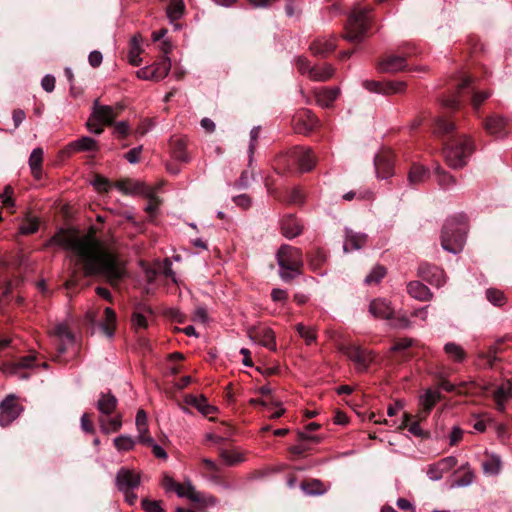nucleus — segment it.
<instances>
[{
    "label": "nucleus",
    "mask_w": 512,
    "mask_h": 512,
    "mask_svg": "<svg viewBox=\"0 0 512 512\" xmlns=\"http://www.w3.org/2000/svg\"><path fill=\"white\" fill-rule=\"evenodd\" d=\"M95 235L94 227H90L84 235L74 230L60 229L45 246L57 245L71 251L76 264L82 265L84 276L102 275L112 287H117L126 275L124 263Z\"/></svg>",
    "instance_id": "1"
},
{
    "label": "nucleus",
    "mask_w": 512,
    "mask_h": 512,
    "mask_svg": "<svg viewBox=\"0 0 512 512\" xmlns=\"http://www.w3.org/2000/svg\"><path fill=\"white\" fill-rule=\"evenodd\" d=\"M468 230L467 219L463 214L446 219L441 231V246L452 254L460 253L465 244Z\"/></svg>",
    "instance_id": "2"
},
{
    "label": "nucleus",
    "mask_w": 512,
    "mask_h": 512,
    "mask_svg": "<svg viewBox=\"0 0 512 512\" xmlns=\"http://www.w3.org/2000/svg\"><path fill=\"white\" fill-rule=\"evenodd\" d=\"M279 275L284 281H290L302 274L303 254L301 249L282 245L276 254Z\"/></svg>",
    "instance_id": "3"
},
{
    "label": "nucleus",
    "mask_w": 512,
    "mask_h": 512,
    "mask_svg": "<svg viewBox=\"0 0 512 512\" xmlns=\"http://www.w3.org/2000/svg\"><path fill=\"white\" fill-rule=\"evenodd\" d=\"M371 7H355L351 11L345 25L343 38L352 43L363 41L370 28Z\"/></svg>",
    "instance_id": "4"
},
{
    "label": "nucleus",
    "mask_w": 512,
    "mask_h": 512,
    "mask_svg": "<svg viewBox=\"0 0 512 512\" xmlns=\"http://www.w3.org/2000/svg\"><path fill=\"white\" fill-rule=\"evenodd\" d=\"M473 151V143L466 135L459 136L444 149L446 163L453 169L466 165L467 158Z\"/></svg>",
    "instance_id": "5"
},
{
    "label": "nucleus",
    "mask_w": 512,
    "mask_h": 512,
    "mask_svg": "<svg viewBox=\"0 0 512 512\" xmlns=\"http://www.w3.org/2000/svg\"><path fill=\"white\" fill-rule=\"evenodd\" d=\"M362 85L369 92L384 96L404 94L407 89V83L405 81L364 80Z\"/></svg>",
    "instance_id": "6"
},
{
    "label": "nucleus",
    "mask_w": 512,
    "mask_h": 512,
    "mask_svg": "<svg viewBox=\"0 0 512 512\" xmlns=\"http://www.w3.org/2000/svg\"><path fill=\"white\" fill-rule=\"evenodd\" d=\"M170 70L171 60L169 57H165L159 62L139 69L136 72V76L141 80L158 82L163 80L169 74Z\"/></svg>",
    "instance_id": "7"
},
{
    "label": "nucleus",
    "mask_w": 512,
    "mask_h": 512,
    "mask_svg": "<svg viewBox=\"0 0 512 512\" xmlns=\"http://www.w3.org/2000/svg\"><path fill=\"white\" fill-rule=\"evenodd\" d=\"M115 483L119 491L135 490L141 484V473L134 469L122 467L116 474Z\"/></svg>",
    "instance_id": "8"
},
{
    "label": "nucleus",
    "mask_w": 512,
    "mask_h": 512,
    "mask_svg": "<svg viewBox=\"0 0 512 512\" xmlns=\"http://www.w3.org/2000/svg\"><path fill=\"white\" fill-rule=\"evenodd\" d=\"M345 355L355 364L357 370L365 371L374 361L372 351L356 345H349L344 350Z\"/></svg>",
    "instance_id": "9"
},
{
    "label": "nucleus",
    "mask_w": 512,
    "mask_h": 512,
    "mask_svg": "<svg viewBox=\"0 0 512 512\" xmlns=\"http://www.w3.org/2000/svg\"><path fill=\"white\" fill-rule=\"evenodd\" d=\"M23 411L15 395H8L0 403V425L7 426L13 422Z\"/></svg>",
    "instance_id": "10"
},
{
    "label": "nucleus",
    "mask_w": 512,
    "mask_h": 512,
    "mask_svg": "<svg viewBox=\"0 0 512 512\" xmlns=\"http://www.w3.org/2000/svg\"><path fill=\"white\" fill-rule=\"evenodd\" d=\"M248 337L271 351L276 350V339L272 329L268 327H251L248 329Z\"/></svg>",
    "instance_id": "11"
},
{
    "label": "nucleus",
    "mask_w": 512,
    "mask_h": 512,
    "mask_svg": "<svg viewBox=\"0 0 512 512\" xmlns=\"http://www.w3.org/2000/svg\"><path fill=\"white\" fill-rule=\"evenodd\" d=\"M292 123L297 133L308 134L317 127L318 119L310 110H301L293 117Z\"/></svg>",
    "instance_id": "12"
},
{
    "label": "nucleus",
    "mask_w": 512,
    "mask_h": 512,
    "mask_svg": "<svg viewBox=\"0 0 512 512\" xmlns=\"http://www.w3.org/2000/svg\"><path fill=\"white\" fill-rule=\"evenodd\" d=\"M296 162V171L308 172L315 166L316 160L310 148L294 147L293 159Z\"/></svg>",
    "instance_id": "13"
},
{
    "label": "nucleus",
    "mask_w": 512,
    "mask_h": 512,
    "mask_svg": "<svg viewBox=\"0 0 512 512\" xmlns=\"http://www.w3.org/2000/svg\"><path fill=\"white\" fill-rule=\"evenodd\" d=\"M458 461L454 456H448L440 459L438 462L431 464L427 470V476L433 481L440 480L444 474L452 470Z\"/></svg>",
    "instance_id": "14"
},
{
    "label": "nucleus",
    "mask_w": 512,
    "mask_h": 512,
    "mask_svg": "<svg viewBox=\"0 0 512 512\" xmlns=\"http://www.w3.org/2000/svg\"><path fill=\"white\" fill-rule=\"evenodd\" d=\"M377 69L381 73H397L407 69L406 58L398 55H387L377 64Z\"/></svg>",
    "instance_id": "15"
},
{
    "label": "nucleus",
    "mask_w": 512,
    "mask_h": 512,
    "mask_svg": "<svg viewBox=\"0 0 512 512\" xmlns=\"http://www.w3.org/2000/svg\"><path fill=\"white\" fill-rule=\"evenodd\" d=\"M441 400V393L438 390L428 389L419 397L420 411L417 414L419 420L425 419L433 407Z\"/></svg>",
    "instance_id": "16"
},
{
    "label": "nucleus",
    "mask_w": 512,
    "mask_h": 512,
    "mask_svg": "<svg viewBox=\"0 0 512 512\" xmlns=\"http://www.w3.org/2000/svg\"><path fill=\"white\" fill-rule=\"evenodd\" d=\"M419 274L423 279L436 287H441L446 282L444 271L436 266L423 264L419 267Z\"/></svg>",
    "instance_id": "17"
},
{
    "label": "nucleus",
    "mask_w": 512,
    "mask_h": 512,
    "mask_svg": "<svg viewBox=\"0 0 512 512\" xmlns=\"http://www.w3.org/2000/svg\"><path fill=\"white\" fill-rule=\"evenodd\" d=\"M490 393L496 403L497 409L503 412L506 402L512 398V383L507 380L501 385L494 387Z\"/></svg>",
    "instance_id": "18"
},
{
    "label": "nucleus",
    "mask_w": 512,
    "mask_h": 512,
    "mask_svg": "<svg viewBox=\"0 0 512 512\" xmlns=\"http://www.w3.org/2000/svg\"><path fill=\"white\" fill-rule=\"evenodd\" d=\"M335 48L336 38L333 35L318 37L310 45L312 54L323 57L333 52Z\"/></svg>",
    "instance_id": "19"
},
{
    "label": "nucleus",
    "mask_w": 512,
    "mask_h": 512,
    "mask_svg": "<svg viewBox=\"0 0 512 512\" xmlns=\"http://www.w3.org/2000/svg\"><path fill=\"white\" fill-rule=\"evenodd\" d=\"M57 341V350L59 353H64L68 346L74 343V336L68 329L66 324H57L52 332Z\"/></svg>",
    "instance_id": "20"
},
{
    "label": "nucleus",
    "mask_w": 512,
    "mask_h": 512,
    "mask_svg": "<svg viewBox=\"0 0 512 512\" xmlns=\"http://www.w3.org/2000/svg\"><path fill=\"white\" fill-rule=\"evenodd\" d=\"M293 148L279 154L275 158V170L280 174L294 173L296 172V162L293 160Z\"/></svg>",
    "instance_id": "21"
},
{
    "label": "nucleus",
    "mask_w": 512,
    "mask_h": 512,
    "mask_svg": "<svg viewBox=\"0 0 512 512\" xmlns=\"http://www.w3.org/2000/svg\"><path fill=\"white\" fill-rule=\"evenodd\" d=\"M118 115L119 112L112 106L98 105L96 103L93 110L92 118L100 123L112 125L114 119L118 117Z\"/></svg>",
    "instance_id": "22"
},
{
    "label": "nucleus",
    "mask_w": 512,
    "mask_h": 512,
    "mask_svg": "<svg viewBox=\"0 0 512 512\" xmlns=\"http://www.w3.org/2000/svg\"><path fill=\"white\" fill-rule=\"evenodd\" d=\"M99 146L91 137L84 136L81 137L71 143H69L66 148L65 152L68 154L74 153V152H81V151H98Z\"/></svg>",
    "instance_id": "23"
},
{
    "label": "nucleus",
    "mask_w": 512,
    "mask_h": 512,
    "mask_svg": "<svg viewBox=\"0 0 512 512\" xmlns=\"http://www.w3.org/2000/svg\"><path fill=\"white\" fill-rule=\"evenodd\" d=\"M340 94L338 87H323L314 91L316 102L322 107H330Z\"/></svg>",
    "instance_id": "24"
},
{
    "label": "nucleus",
    "mask_w": 512,
    "mask_h": 512,
    "mask_svg": "<svg viewBox=\"0 0 512 512\" xmlns=\"http://www.w3.org/2000/svg\"><path fill=\"white\" fill-rule=\"evenodd\" d=\"M370 313L377 318L390 319L394 314V309L390 303L384 299H375L370 303Z\"/></svg>",
    "instance_id": "25"
},
{
    "label": "nucleus",
    "mask_w": 512,
    "mask_h": 512,
    "mask_svg": "<svg viewBox=\"0 0 512 512\" xmlns=\"http://www.w3.org/2000/svg\"><path fill=\"white\" fill-rule=\"evenodd\" d=\"M117 404V398L111 392H107L100 395L96 406L101 414L100 416H110L115 412Z\"/></svg>",
    "instance_id": "26"
},
{
    "label": "nucleus",
    "mask_w": 512,
    "mask_h": 512,
    "mask_svg": "<svg viewBox=\"0 0 512 512\" xmlns=\"http://www.w3.org/2000/svg\"><path fill=\"white\" fill-rule=\"evenodd\" d=\"M174 492L178 497L187 498L192 502L200 503L204 501L202 493L198 492L190 481L178 483Z\"/></svg>",
    "instance_id": "27"
},
{
    "label": "nucleus",
    "mask_w": 512,
    "mask_h": 512,
    "mask_svg": "<svg viewBox=\"0 0 512 512\" xmlns=\"http://www.w3.org/2000/svg\"><path fill=\"white\" fill-rule=\"evenodd\" d=\"M98 421L100 429L104 434L117 432L122 427V415L119 413L110 416H100Z\"/></svg>",
    "instance_id": "28"
},
{
    "label": "nucleus",
    "mask_w": 512,
    "mask_h": 512,
    "mask_svg": "<svg viewBox=\"0 0 512 512\" xmlns=\"http://www.w3.org/2000/svg\"><path fill=\"white\" fill-rule=\"evenodd\" d=\"M302 230V225L292 215L284 217L281 221V231L286 238H295L302 233Z\"/></svg>",
    "instance_id": "29"
},
{
    "label": "nucleus",
    "mask_w": 512,
    "mask_h": 512,
    "mask_svg": "<svg viewBox=\"0 0 512 512\" xmlns=\"http://www.w3.org/2000/svg\"><path fill=\"white\" fill-rule=\"evenodd\" d=\"M408 294L419 301H429L432 299L433 294L430 289L419 281H411L407 284Z\"/></svg>",
    "instance_id": "30"
},
{
    "label": "nucleus",
    "mask_w": 512,
    "mask_h": 512,
    "mask_svg": "<svg viewBox=\"0 0 512 512\" xmlns=\"http://www.w3.org/2000/svg\"><path fill=\"white\" fill-rule=\"evenodd\" d=\"M184 401L187 405L195 407L204 416L213 414L216 411V408L208 404L207 399L203 395H186Z\"/></svg>",
    "instance_id": "31"
},
{
    "label": "nucleus",
    "mask_w": 512,
    "mask_h": 512,
    "mask_svg": "<svg viewBox=\"0 0 512 512\" xmlns=\"http://www.w3.org/2000/svg\"><path fill=\"white\" fill-rule=\"evenodd\" d=\"M172 156L181 162H188L190 157L187 153V142L182 137H172L170 140Z\"/></svg>",
    "instance_id": "32"
},
{
    "label": "nucleus",
    "mask_w": 512,
    "mask_h": 512,
    "mask_svg": "<svg viewBox=\"0 0 512 512\" xmlns=\"http://www.w3.org/2000/svg\"><path fill=\"white\" fill-rule=\"evenodd\" d=\"M35 360L36 356L34 354H30L20 358L16 362L3 364L1 369L7 374H17L20 369L31 368L34 365Z\"/></svg>",
    "instance_id": "33"
},
{
    "label": "nucleus",
    "mask_w": 512,
    "mask_h": 512,
    "mask_svg": "<svg viewBox=\"0 0 512 512\" xmlns=\"http://www.w3.org/2000/svg\"><path fill=\"white\" fill-rule=\"evenodd\" d=\"M507 127V120L500 116H491L487 118L484 123L485 130L495 136H502L505 134Z\"/></svg>",
    "instance_id": "34"
},
{
    "label": "nucleus",
    "mask_w": 512,
    "mask_h": 512,
    "mask_svg": "<svg viewBox=\"0 0 512 512\" xmlns=\"http://www.w3.org/2000/svg\"><path fill=\"white\" fill-rule=\"evenodd\" d=\"M335 74V68L331 64H323L319 66H313V70L310 71L309 79L317 82H325L330 80Z\"/></svg>",
    "instance_id": "35"
},
{
    "label": "nucleus",
    "mask_w": 512,
    "mask_h": 512,
    "mask_svg": "<svg viewBox=\"0 0 512 512\" xmlns=\"http://www.w3.org/2000/svg\"><path fill=\"white\" fill-rule=\"evenodd\" d=\"M374 163L378 178L387 179L388 177L393 175L392 163L386 157L376 156Z\"/></svg>",
    "instance_id": "36"
},
{
    "label": "nucleus",
    "mask_w": 512,
    "mask_h": 512,
    "mask_svg": "<svg viewBox=\"0 0 512 512\" xmlns=\"http://www.w3.org/2000/svg\"><path fill=\"white\" fill-rule=\"evenodd\" d=\"M116 321L117 319L115 311L110 307L105 308L104 320L101 323V328L109 338H112L114 335Z\"/></svg>",
    "instance_id": "37"
},
{
    "label": "nucleus",
    "mask_w": 512,
    "mask_h": 512,
    "mask_svg": "<svg viewBox=\"0 0 512 512\" xmlns=\"http://www.w3.org/2000/svg\"><path fill=\"white\" fill-rule=\"evenodd\" d=\"M141 41V37L137 35L133 36L130 41L128 60L129 63L133 66H139L142 61L140 57V54L142 52Z\"/></svg>",
    "instance_id": "38"
},
{
    "label": "nucleus",
    "mask_w": 512,
    "mask_h": 512,
    "mask_svg": "<svg viewBox=\"0 0 512 512\" xmlns=\"http://www.w3.org/2000/svg\"><path fill=\"white\" fill-rule=\"evenodd\" d=\"M502 467V461L499 456L495 454L487 455L482 463V468L485 474L490 476L497 475Z\"/></svg>",
    "instance_id": "39"
},
{
    "label": "nucleus",
    "mask_w": 512,
    "mask_h": 512,
    "mask_svg": "<svg viewBox=\"0 0 512 512\" xmlns=\"http://www.w3.org/2000/svg\"><path fill=\"white\" fill-rule=\"evenodd\" d=\"M219 456L227 466H234L245 461L244 454L236 449H222L219 452Z\"/></svg>",
    "instance_id": "40"
},
{
    "label": "nucleus",
    "mask_w": 512,
    "mask_h": 512,
    "mask_svg": "<svg viewBox=\"0 0 512 512\" xmlns=\"http://www.w3.org/2000/svg\"><path fill=\"white\" fill-rule=\"evenodd\" d=\"M428 177L429 172L424 166L414 164L409 171L408 181L411 185H418L423 183Z\"/></svg>",
    "instance_id": "41"
},
{
    "label": "nucleus",
    "mask_w": 512,
    "mask_h": 512,
    "mask_svg": "<svg viewBox=\"0 0 512 512\" xmlns=\"http://www.w3.org/2000/svg\"><path fill=\"white\" fill-rule=\"evenodd\" d=\"M366 243V236L362 234H347L344 242V251L349 252L362 248Z\"/></svg>",
    "instance_id": "42"
},
{
    "label": "nucleus",
    "mask_w": 512,
    "mask_h": 512,
    "mask_svg": "<svg viewBox=\"0 0 512 512\" xmlns=\"http://www.w3.org/2000/svg\"><path fill=\"white\" fill-rule=\"evenodd\" d=\"M185 11V4L183 0H170L166 9V13L171 22L180 19Z\"/></svg>",
    "instance_id": "43"
},
{
    "label": "nucleus",
    "mask_w": 512,
    "mask_h": 512,
    "mask_svg": "<svg viewBox=\"0 0 512 512\" xmlns=\"http://www.w3.org/2000/svg\"><path fill=\"white\" fill-rule=\"evenodd\" d=\"M43 162V150L41 148H35L29 157V166L32 174L39 178L41 174V166Z\"/></svg>",
    "instance_id": "44"
},
{
    "label": "nucleus",
    "mask_w": 512,
    "mask_h": 512,
    "mask_svg": "<svg viewBox=\"0 0 512 512\" xmlns=\"http://www.w3.org/2000/svg\"><path fill=\"white\" fill-rule=\"evenodd\" d=\"M327 261V255L326 253L321 250V249H317L315 250L311 255H309L308 257V264H309V267L314 271H319L321 270L322 266L326 263Z\"/></svg>",
    "instance_id": "45"
},
{
    "label": "nucleus",
    "mask_w": 512,
    "mask_h": 512,
    "mask_svg": "<svg viewBox=\"0 0 512 512\" xmlns=\"http://www.w3.org/2000/svg\"><path fill=\"white\" fill-rule=\"evenodd\" d=\"M444 351L455 362H462L466 358L464 349L453 342L445 344Z\"/></svg>",
    "instance_id": "46"
},
{
    "label": "nucleus",
    "mask_w": 512,
    "mask_h": 512,
    "mask_svg": "<svg viewBox=\"0 0 512 512\" xmlns=\"http://www.w3.org/2000/svg\"><path fill=\"white\" fill-rule=\"evenodd\" d=\"M296 331L300 337L304 339L307 345H311L317 339V331L315 327L305 326L303 323H298L296 325Z\"/></svg>",
    "instance_id": "47"
},
{
    "label": "nucleus",
    "mask_w": 512,
    "mask_h": 512,
    "mask_svg": "<svg viewBox=\"0 0 512 512\" xmlns=\"http://www.w3.org/2000/svg\"><path fill=\"white\" fill-rule=\"evenodd\" d=\"M486 297L495 306H503L506 303L504 292L496 288L487 289Z\"/></svg>",
    "instance_id": "48"
},
{
    "label": "nucleus",
    "mask_w": 512,
    "mask_h": 512,
    "mask_svg": "<svg viewBox=\"0 0 512 512\" xmlns=\"http://www.w3.org/2000/svg\"><path fill=\"white\" fill-rule=\"evenodd\" d=\"M114 445L118 451H130L135 446V441L127 435H121L114 439Z\"/></svg>",
    "instance_id": "49"
},
{
    "label": "nucleus",
    "mask_w": 512,
    "mask_h": 512,
    "mask_svg": "<svg viewBox=\"0 0 512 512\" xmlns=\"http://www.w3.org/2000/svg\"><path fill=\"white\" fill-rule=\"evenodd\" d=\"M454 129V123L444 117H439L435 122L434 132L438 135L447 134Z\"/></svg>",
    "instance_id": "50"
},
{
    "label": "nucleus",
    "mask_w": 512,
    "mask_h": 512,
    "mask_svg": "<svg viewBox=\"0 0 512 512\" xmlns=\"http://www.w3.org/2000/svg\"><path fill=\"white\" fill-rule=\"evenodd\" d=\"M374 197V194L371 190H360L358 192L356 191H349L343 195V199L346 201H352V200H372Z\"/></svg>",
    "instance_id": "51"
},
{
    "label": "nucleus",
    "mask_w": 512,
    "mask_h": 512,
    "mask_svg": "<svg viewBox=\"0 0 512 512\" xmlns=\"http://www.w3.org/2000/svg\"><path fill=\"white\" fill-rule=\"evenodd\" d=\"M39 222L37 218L28 217L19 227V231L23 235H30L38 230Z\"/></svg>",
    "instance_id": "52"
},
{
    "label": "nucleus",
    "mask_w": 512,
    "mask_h": 512,
    "mask_svg": "<svg viewBox=\"0 0 512 512\" xmlns=\"http://www.w3.org/2000/svg\"><path fill=\"white\" fill-rule=\"evenodd\" d=\"M386 275V269L383 266H375L371 272L366 276L365 283L372 284L378 283Z\"/></svg>",
    "instance_id": "53"
},
{
    "label": "nucleus",
    "mask_w": 512,
    "mask_h": 512,
    "mask_svg": "<svg viewBox=\"0 0 512 512\" xmlns=\"http://www.w3.org/2000/svg\"><path fill=\"white\" fill-rule=\"evenodd\" d=\"M285 13L290 18H300L302 10L295 0H286Z\"/></svg>",
    "instance_id": "54"
},
{
    "label": "nucleus",
    "mask_w": 512,
    "mask_h": 512,
    "mask_svg": "<svg viewBox=\"0 0 512 512\" xmlns=\"http://www.w3.org/2000/svg\"><path fill=\"white\" fill-rule=\"evenodd\" d=\"M437 181L442 187H449L456 183V180L449 173L443 171L440 168L436 169Z\"/></svg>",
    "instance_id": "55"
},
{
    "label": "nucleus",
    "mask_w": 512,
    "mask_h": 512,
    "mask_svg": "<svg viewBox=\"0 0 512 512\" xmlns=\"http://www.w3.org/2000/svg\"><path fill=\"white\" fill-rule=\"evenodd\" d=\"M490 96H491V92L490 91H476V92H473L471 104H472L474 110H476V111L479 110V108L481 107L482 103L486 99H488Z\"/></svg>",
    "instance_id": "56"
},
{
    "label": "nucleus",
    "mask_w": 512,
    "mask_h": 512,
    "mask_svg": "<svg viewBox=\"0 0 512 512\" xmlns=\"http://www.w3.org/2000/svg\"><path fill=\"white\" fill-rule=\"evenodd\" d=\"M136 427L138 433L148 432L147 414L143 409L138 410L136 414Z\"/></svg>",
    "instance_id": "57"
},
{
    "label": "nucleus",
    "mask_w": 512,
    "mask_h": 512,
    "mask_svg": "<svg viewBox=\"0 0 512 512\" xmlns=\"http://www.w3.org/2000/svg\"><path fill=\"white\" fill-rule=\"evenodd\" d=\"M297 70L302 74L310 77V71L313 70V66L310 65L309 61L304 57H298L295 61Z\"/></svg>",
    "instance_id": "58"
},
{
    "label": "nucleus",
    "mask_w": 512,
    "mask_h": 512,
    "mask_svg": "<svg viewBox=\"0 0 512 512\" xmlns=\"http://www.w3.org/2000/svg\"><path fill=\"white\" fill-rule=\"evenodd\" d=\"M132 326L135 328L136 331L139 329H146L148 327V322L146 317L138 312H134L132 314Z\"/></svg>",
    "instance_id": "59"
},
{
    "label": "nucleus",
    "mask_w": 512,
    "mask_h": 512,
    "mask_svg": "<svg viewBox=\"0 0 512 512\" xmlns=\"http://www.w3.org/2000/svg\"><path fill=\"white\" fill-rule=\"evenodd\" d=\"M144 512H164L160 501L142 500L141 503Z\"/></svg>",
    "instance_id": "60"
},
{
    "label": "nucleus",
    "mask_w": 512,
    "mask_h": 512,
    "mask_svg": "<svg viewBox=\"0 0 512 512\" xmlns=\"http://www.w3.org/2000/svg\"><path fill=\"white\" fill-rule=\"evenodd\" d=\"M143 146L140 145L138 147L132 148L125 155L124 158L131 164H136L140 160V155L142 153Z\"/></svg>",
    "instance_id": "61"
},
{
    "label": "nucleus",
    "mask_w": 512,
    "mask_h": 512,
    "mask_svg": "<svg viewBox=\"0 0 512 512\" xmlns=\"http://www.w3.org/2000/svg\"><path fill=\"white\" fill-rule=\"evenodd\" d=\"M114 131L119 138H125L129 134L130 126L127 121H119L115 123Z\"/></svg>",
    "instance_id": "62"
},
{
    "label": "nucleus",
    "mask_w": 512,
    "mask_h": 512,
    "mask_svg": "<svg viewBox=\"0 0 512 512\" xmlns=\"http://www.w3.org/2000/svg\"><path fill=\"white\" fill-rule=\"evenodd\" d=\"M13 190L10 186L5 187V190L2 194H0V200L2 204L6 207H13L14 202L12 199Z\"/></svg>",
    "instance_id": "63"
},
{
    "label": "nucleus",
    "mask_w": 512,
    "mask_h": 512,
    "mask_svg": "<svg viewBox=\"0 0 512 512\" xmlns=\"http://www.w3.org/2000/svg\"><path fill=\"white\" fill-rule=\"evenodd\" d=\"M463 430L459 427H453L449 435V444L451 446L456 445L462 440Z\"/></svg>",
    "instance_id": "64"
}]
</instances>
